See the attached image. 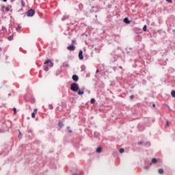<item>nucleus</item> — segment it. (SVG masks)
Here are the masks:
<instances>
[{"label":"nucleus","mask_w":175,"mask_h":175,"mask_svg":"<svg viewBox=\"0 0 175 175\" xmlns=\"http://www.w3.org/2000/svg\"><path fill=\"white\" fill-rule=\"evenodd\" d=\"M83 94H84V90H79L78 91V95H83Z\"/></svg>","instance_id":"9b49d317"},{"label":"nucleus","mask_w":175,"mask_h":175,"mask_svg":"<svg viewBox=\"0 0 175 175\" xmlns=\"http://www.w3.org/2000/svg\"><path fill=\"white\" fill-rule=\"evenodd\" d=\"M13 110H14V113H16V108H14Z\"/></svg>","instance_id":"7c9ffc66"},{"label":"nucleus","mask_w":175,"mask_h":175,"mask_svg":"<svg viewBox=\"0 0 175 175\" xmlns=\"http://www.w3.org/2000/svg\"><path fill=\"white\" fill-rule=\"evenodd\" d=\"M102 152V148H100V147L97 148L96 152L99 153V152Z\"/></svg>","instance_id":"f8f14e48"},{"label":"nucleus","mask_w":175,"mask_h":175,"mask_svg":"<svg viewBox=\"0 0 175 175\" xmlns=\"http://www.w3.org/2000/svg\"><path fill=\"white\" fill-rule=\"evenodd\" d=\"M34 113H38V109H34Z\"/></svg>","instance_id":"bb28decb"},{"label":"nucleus","mask_w":175,"mask_h":175,"mask_svg":"<svg viewBox=\"0 0 175 175\" xmlns=\"http://www.w3.org/2000/svg\"><path fill=\"white\" fill-rule=\"evenodd\" d=\"M158 173H159V174H163V169L162 168L159 169Z\"/></svg>","instance_id":"1a4fd4ad"},{"label":"nucleus","mask_w":175,"mask_h":175,"mask_svg":"<svg viewBox=\"0 0 175 175\" xmlns=\"http://www.w3.org/2000/svg\"><path fill=\"white\" fill-rule=\"evenodd\" d=\"M67 49L70 51H75V49H76V48L74 46V45H70V46H68Z\"/></svg>","instance_id":"20e7f679"},{"label":"nucleus","mask_w":175,"mask_h":175,"mask_svg":"<svg viewBox=\"0 0 175 175\" xmlns=\"http://www.w3.org/2000/svg\"><path fill=\"white\" fill-rule=\"evenodd\" d=\"M167 2H168L169 3H172L173 1L172 0H165Z\"/></svg>","instance_id":"412c9836"},{"label":"nucleus","mask_w":175,"mask_h":175,"mask_svg":"<svg viewBox=\"0 0 175 175\" xmlns=\"http://www.w3.org/2000/svg\"><path fill=\"white\" fill-rule=\"evenodd\" d=\"M31 117L32 118H35V112L31 113Z\"/></svg>","instance_id":"4be33fe9"},{"label":"nucleus","mask_w":175,"mask_h":175,"mask_svg":"<svg viewBox=\"0 0 175 175\" xmlns=\"http://www.w3.org/2000/svg\"><path fill=\"white\" fill-rule=\"evenodd\" d=\"M44 70H45V72H49V67H48V66H46V67L44 68Z\"/></svg>","instance_id":"6ab92c4d"},{"label":"nucleus","mask_w":175,"mask_h":175,"mask_svg":"<svg viewBox=\"0 0 175 175\" xmlns=\"http://www.w3.org/2000/svg\"><path fill=\"white\" fill-rule=\"evenodd\" d=\"M59 126H64V124H62V122H59Z\"/></svg>","instance_id":"393cba45"},{"label":"nucleus","mask_w":175,"mask_h":175,"mask_svg":"<svg viewBox=\"0 0 175 175\" xmlns=\"http://www.w3.org/2000/svg\"><path fill=\"white\" fill-rule=\"evenodd\" d=\"M34 14H35V10H29L27 12V15L28 17H32Z\"/></svg>","instance_id":"f03ea898"},{"label":"nucleus","mask_w":175,"mask_h":175,"mask_svg":"<svg viewBox=\"0 0 175 175\" xmlns=\"http://www.w3.org/2000/svg\"><path fill=\"white\" fill-rule=\"evenodd\" d=\"M12 1V2H14V0H11Z\"/></svg>","instance_id":"f704fd0d"},{"label":"nucleus","mask_w":175,"mask_h":175,"mask_svg":"<svg viewBox=\"0 0 175 175\" xmlns=\"http://www.w3.org/2000/svg\"><path fill=\"white\" fill-rule=\"evenodd\" d=\"M71 91H73L74 92H77L79 91V85L77 83H72L70 86Z\"/></svg>","instance_id":"f257e3e1"},{"label":"nucleus","mask_w":175,"mask_h":175,"mask_svg":"<svg viewBox=\"0 0 175 175\" xmlns=\"http://www.w3.org/2000/svg\"><path fill=\"white\" fill-rule=\"evenodd\" d=\"M72 80L74 81H79V76L76 75H72Z\"/></svg>","instance_id":"39448f33"},{"label":"nucleus","mask_w":175,"mask_h":175,"mask_svg":"<svg viewBox=\"0 0 175 175\" xmlns=\"http://www.w3.org/2000/svg\"><path fill=\"white\" fill-rule=\"evenodd\" d=\"M44 64V65H46V64H50V68H53V66H54V64L53 62H51V60H50V59L46 60Z\"/></svg>","instance_id":"7ed1b4c3"},{"label":"nucleus","mask_w":175,"mask_h":175,"mask_svg":"<svg viewBox=\"0 0 175 175\" xmlns=\"http://www.w3.org/2000/svg\"><path fill=\"white\" fill-rule=\"evenodd\" d=\"M5 12H12V6L8 5L5 8Z\"/></svg>","instance_id":"0eeeda50"},{"label":"nucleus","mask_w":175,"mask_h":175,"mask_svg":"<svg viewBox=\"0 0 175 175\" xmlns=\"http://www.w3.org/2000/svg\"><path fill=\"white\" fill-rule=\"evenodd\" d=\"M166 125H167V126H169L170 125V122H167Z\"/></svg>","instance_id":"a878e982"},{"label":"nucleus","mask_w":175,"mask_h":175,"mask_svg":"<svg viewBox=\"0 0 175 175\" xmlns=\"http://www.w3.org/2000/svg\"><path fill=\"white\" fill-rule=\"evenodd\" d=\"M79 59H83L84 57H83V51H80L79 53Z\"/></svg>","instance_id":"423d86ee"},{"label":"nucleus","mask_w":175,"mask_h":175,"mask_svg":"<svg viewBox=\"0 0 175 175\" xmlns=\"http://www.w3.org/2000/svg\"><path fill=\"white\" fill-rule=\"evenodd\" d=\"M152 106H153V107H155V104H153Z\"/></svg>","instance_id":"72a5a7b5"},{"label":"nucleus","mask_w":175,"mask_h":175,"mask_svg":"<svg viewBox=\"0 0 175 175\" xmlns=\"http://www.w3.org/2000/svg\"><path fill=\"white\" fill-rule=\"evenodd\" d=\"M21 4L22 8H25V3L23 1V0L21 1Z\"/></svg>","instance_id":"9d476101"},{"label":"nucleus","mask_w":175,"mask_h":175,"mask_svg":"<svg viewBox=\"0 0 175 175\" xmlns=\"http://www.w3.org/2000/svg\"><path fill=\"white\" fill-rule=\"evenodd\" d=\"M124 21L126 24H131V21H129V19H128V18H124Z\"/></svg>","instance_id":"6e6552de"},{"label":"nucleus","mask_w":175,"mask_h":175,"mask_svg":"<svg viewBox=\"0 0 175 175\" xmlns=\"http://www.w3.org/2000/svg\"><path fill=\"white\" fill-rule=\"evenodd\" d=\"M63 66H66V68H68L69 67V64H63Z\"/></svg>","instance_id":"b1692460"},{"label":"nucleus","mask_w":175,"mask_h":175,"mask_svg":"<svg viewBox=\"0 0 175 175\" xmlns=\"http://www.w3.org/2000/svg\"><path fill=\"white\" fill-rule=\"evenodd\" d=\"M53 105H49V109H51V110H53Z\"/></svg>","instance_id":"5701e85b"},{"label":"nucleus","mask_w":175,"mask_h":175,"mask_svg":"<svg viewBox=\"0 0 175 175\" xmlns=\"http://www.w3.org/2000/svg\"><path fill=\"white\" fill-rule=\"evenodd\" d=\"M171 95H172V96H173V98H175V91L174 90H172L171 92Z\"/></svg>","instance_id":"ddd939ff"},{"label":"nucleus","mask_w":175,"mask_h":175,"mask_svg":"<svg viewBox=\"0 0 175 175\" xmlns=\"http://www.w3.org/2000/svg\"><path fill=\"white\" fill-rule=\"evenodd\" d=\"M96 73H99V70H96Z\"/></svg>","instance_id":"c756f323"},{"label":"nucleus","mask_w":175,"mask_h":175,"mask_svg":"<svg viewBox=\"0 0 175 175\" xmlns=\"http://www.w3.org/2000/svg\"><path fill=\"white\" fill-rule=\"evenodd\" d=\"M157 162H158V160H157V159H152V163H157Z\"/></svg>","instance_id":"4468645a"},{"label":"nucleus","mask_w":175,"mask_h":175,"mask_svg":"<svg viewBox=\"0 0 175 175\" xmlns=\"http://www.w3.org/2000/svg\"><path fill=\"white\" fill-rule=\"evenodd\" d=\"M138 144H142V142H138Z\"/></svg>","instance_id":"2f4dec72"},{"label":"nucleus","mask_w":175,"mask_h":175,"mask_svg":"<svg viewBox=\"0 0 175 175\" xmlns=\"http://www.w3.org/2000/svg\"><path fill=\"white\" fill-rule=\"evenodd\" d=\"M90 103H95V99H94V98H92V99L90 100Z\"/></svg>","instance_id":"f3484780"},{"label":"nucleus","mask_w":175,"mask_h":175,"mask_svg":"<svg viewBox=\"0 0 175 175\" xmlns=\"http://www.w3.org/2000/svg\"><path fill=\"white\" fill-rule=\"evenodd\" d=\"M74 175H76V174H74Z\"/></svg>","instance_id":"e433bc0d"},{"label":"nucleus","mask_w":175,"mask_h":175,"mask_svg":"<svg viewBox=\"0 0 175 175\" xmlns=\"http://www.w3.org/2000/svg\"><path fill=\"white\" fill-rule=\"evenodd\" d=\"M148 167H150V166L148 165L145 166V169H148Z\"/></svg>","instance_id":"c85d7f7f"},{"label":"nucleus","mask_w":175,"mask_h":175,"mask_svg":"<svg viewBox=\"0 0 175 175\" xmlns=\"http://www.w3.org/2000/svg\"><path fill=\"white\" fill-rule=\"evenodd\" d=\"M151 165H152V163H150V166H151Z\"/></svg>","instance_id":"c9c22d12"},{"label":"nucleus","mask_w":175,"mask_h":175,"mask_svg":"<svg viewBox=\"0 0 175 175\" xmlns=\"http://www.w3.org/2000/svg\"><path fill=\"white\" fill-rule=\"evenodd\" d=\"M133 95L130 96V98L133 99Z\"/></svg>","instance_id":"cd10ccee"},{"label":"nucleus","mask_w":175,"mask_h":175,"mask_svg":"<svg viewBox=\"0 0 175 175\" xmlns=\"http://www.w3.org/2000/svg\"><path fill=\"white\" fill-rule=\"evenodd\" d=\"M21 29V27L18 26V27H16V31L18 32H20V30Z\"/></svg>","instance_id":"dca6fc26"},{"label":"nucleus","mask_w":175,"mask_h":175,"mask_svg":"<svg viewBox=\"0 0 175 175\" xmlns=\"http://www.w3.org/2000/svg\"><path fill=\"white\" fill-rule=\"evenodd\" d=\"M124 151H125V150H124V148H120V154H122V152H124Z\"/></svg>","instance_id":"a211bd4d"},{"label":"nucleus","mask_w":175,"mask_h":175,"mask_svg":"<svg viewBox=\"0 0 175 175\" xmlns=\"http://www.w3.org/2000/svg\"><path fill=\"white\" fill-rule=\"evenodd\" d=\"M143 31H147V25L144 26Z\"/></svg>","instance_id":"2eb2a0df"},{"label":"nucleus","mask_w":175,"mask_h":175,"mask_svg":"<svg viewBox=\"0 0 175 175\" xmlns=\"http://www.w3.org/2000/svg\"><path fill=\"white\" fill-rule=\"evenodd\" d=\"M67 129L70 133H72V131L70 130V127H67Z\"/></svg>","instance_id":"aec40b11"},{"label":"nucleus","mask_w":175,"mask_h":175,"mask_svg":"<svg viewBox=\"0 0 175 175\" xmlns=\"http://www.w3.org/2000/svg\"><path fill=\"white\" fill-rule=\"evenodd\" d=\"M3 2H7L8 1V0H3Z\"/></svg>","instance_id":"473e14b6"}]
</instances>
